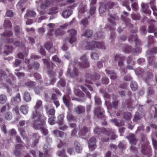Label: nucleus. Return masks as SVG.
<instances>
[{
    "label": "nucleus",
    "instance_id": "64",
    "mask_svg": "<svg viewBox=\"0 0 157 157\" xmlns=\"http://www.w3.org/2000/svg\"><path fill=\"white\" fill-rule=\"evenodd\" d=\"M152 144L155 149H157V141L152 138Z\"/></svg>",
    "mask_w": 157,
    "mask_h": 157
},
{
    "label": "nucleus",
    "instance_id": "8",
    "mask_svg": "<svg viewBox=\"0 0 157 157\" xmlns=\"http://www.w3.org/2000/svg\"><path fill=\"white\" fill-rule=\"evenodd\" d=\"M86 82L89 83H91L92 81L90 80H97L100 79V75L98 74H96L95 75L94 77L93 76L91 75L90 74H87L86 75Z\"/></svg>",
    "mask_w": 157,
    "mask_h": 157
},
{
    "label": "nucleus",
    "instance_id": "16",
    "mask_svg": "<svg viewBox=\"0 0 157 157\" xmlns=\"http://www.w3.org/2000/svg\"><path fill=\"white\" fill-rule=\"evenodd\" d=\"M47 26V29L48 30V34L49 36H51L52 35V33L53 32L55 25L53 23H50L48 24Z\"/></svg>",
    "mask_w": 157,
    "mask_h": 157
},
{
    "label": "nucleus",
    "instance_id": "33",
    "mask_svg": "<svg viewBox=\"0 0 157 157\" xmlns=\"http://www.w3.org/2000/svg\"><path fill=\"white\" fill-rule=\"evenodd\" d=\"M46 109V113L48 115L54 116L55 113V110L54 109H49L48 108H47Z\"/></svg>",
    "mask_w": 157,
    "mask_h": 157
},
{
    "label": "nucleus",
    "instance_id": "57",
    "mask_svg": "<svg viewBox=\"0 0 157 157\" xmlns=\"http://www.w3.org/2000/svg\"><path fill=\"white\" fill-rule=\"evenodd\" d=\"M75 93L76 95L80 96H82V92L79 89H75Z\"/></svg>",
    "mask_w": 157,
    "mask_h": 157
},
{
    "label": "nucleus",
    "instance_id": "47",
    "mask_svg": "<svg viewBox=\"0 0 157 157\" xmlns=\"http://www.w3.org/2000/svg\"><path fill=\"white\" fill-rule=\"evenodd\" d=\"M52 43L50 42H47L44 45V47L47 50H50L52 47Z\"/></svg>",
    "mask_w": 157,
    "mask_h": 157
},
{
    "label": "nucleus",
    "instance_id": "23",
    "mask_svg": "<svg viewBox=\"0 0 157 157\" xmlns=\"http://www.w3.org/2000/svg\"><path fill=\"white\" fill-rule=\"evenodd\" d=\"M63 102L66 106L68 108L70 107L71 104L69 97L67 95H64L63 97Z\"/></svg>",
    "mask_w": 157,
    "mask_h": 157
},
{
    "label": "nucleus",
    "instance_id": "12",
    "mask_svg": "<svg viewBox=\"0 0 157 157\" xmlns=\"http://www.w3.org/2000/svg\"><path fill=\"white\" fill-rule=\"evenodd\" d=\"M90 130V129L89 128L84 126L82 129L80 128L78 134L80 136H82V138H84V137H82V136H85L86 133L89 132Z\"/></svg>",
    "mask_w": 157,
    "mask_h": 157
},
{
    "label": "nucleus",
    "instance_id": "11",
    "mask_svg": "<svg viewBox=\"0 0 157 157\" xmlns=\"http://www.w3.org/2000/svg\"><path fill=\"white\" fill-rule=\"evenodd\" d=\"M123 57L120 55L116 54L115 56L114 59L115 61H118V65L120 67H122L123 65V63L122 61Z\"/></svg>",
    "mask_w": 157,
    "mask_h": 157
},
{
    "label": "nucleus",
    "instance_id": "36",
    "mask_svg": "<svg viewBox=\"0 0 157 157\" xmlns=\"http://www.w3.org/2000/svg\"><path fill=\"white\" fill-rule=\"evenodd\" d=\"M52 100L53 101L54 103L56 105V107L57 108L59 106V103L55 95H53L52 96Z\"/></svg>",
    "mask_w": 157,
    "mask_h": 157
},
{
    "label": "nucleus",
    "instance_id": "17",
    "mask_svg": "<svg viewBox=\"0 0 157 157\" xmlns=\"http://www.w3.org/2000/svg\"><path fill=\"white\" fill-rule=\"evenodd\" d=\"M23 147L20 144L17 145L16 146V150L14 151V154L17 157H19L21 153V150L22 149Z\"/></svg>",
    "mask_w": 157,
    "mask_h": 157
},
{
    "label": "nucleus",
    "instance_id": "1",
    "mask_svg": "<svg viewBox=\"0 0 157 157\" xmlns=\"http://www.w3.org/2000/svg\"><path fill=\"white\" fill-rule=\"evenodd\" d=\"M47 118L45 117H42V118L40 119H37L32 124V125L35 129H40L41 133L45 136L48 133V131L45 126V121Z\"/></svg>",
    "mask_w": 157,
    "mask_h": 157
},
{
    "label": "nucleus",
    "instance_id": "21",
    "mask_svg": "<svg viewBox=\"0 0 157 157\" xmlns=\"http://www.w3.org/2000/svg\"><path fill=\"white\" fill-rule=\"evenodd\" d=\"M51 4V3L50 2V1H48V0H45V1L41 4L40 8L41 9L44 10L47 8Z\"/></svg>",
    "mask_w": 157,
    "mask_h": 157
},
{
    "label": "nucleus",
    "instance_id": "18",
    "mask_svg": "<svg viewBox=\"0 0 157 157\" xmlns=\"http://www.w3.org/2000/svg\"><path fill=\"white\" fill-rule=\"evenodd\" d=\"M67 120L69 122L75 121L76 120L75 117L72 115V113L70 110H69L67 112Z\"/></svg>",
    "mask_w": 157,
    "mask_h": 157
},
{
    "label": "nucleus",
    "instance_id": "48",
    "mask_svg": "<svg viewBox=\"0 0 157 157\" xmlns=\"http://www.w3.org/2000/svg\"><path fill=\"white\" fill-rule=\"evenodd\" d=\"M132 18L134 20H139L140 16L138 13H133L131 15Z\"/></svg>",
    "mask_w": 157,
    "mask_h": 157
},
{
    "label": "nucleus",
    "instance_id": "38",
    "mask_svg": "<svg viewBox=\"0 0 157 157\" xmlns=\"http://www.w3.org/2000/svg\"><path fill=\"white\" fill-rule=\"evenodd\" d=\"M60 80L57 83V86L58 87H60V86L64 87L66 85V82L64 79L59 77Z\"/></svg>",
    "mask_w": 157,
    "mask_h": 157
},
{
    "label": "nucleus",
    "instance_id": "53",
    "mask_svg": "<svg viewBox=\"0 0 157 157\" xmlns=\"http://www.w3.org/2000/svg\"><path fill=\"white\" fill-rule=\"evenodd\" d=\"M21 63V61L18 59H17L13 62V66L14 67H18Z\"/></svg>",
    "mask_w": 157,
    "mask_h": 157
},
{
    "label": "nucleus",
    "instance_id": "54",
    "mask_svg": "<svg viewBox=\"0 0 157 157\" xmlns=\"http://www.w3.org/2000/svg\"><path fill=\"white\" fill-rule=\"evenodd\" d=\"M155 29V28L153 25H151L148 27V32L150 33H153Z\"/></svg>",
    "mask_w": 157,
    "mask_h": 157
},
{
    "label": "nucleus",
    "instance_id": "22",
    "mask_svg": "<svg viewBox=\"0 0 157 157\" xmlns=\"http://www.w3.org/2000/svg\"><path fill=\"white\" fill-rule=\"evenodd\" d=\"M106 71L107 74L110 75V77L111 79H115L117 78L116 73L115 72L108 70H106Z\"/></svg>",
    "mask_w": 157,
    "mask_h": 157
},
{
    "label": "nucleus",
    "instance_id": "61",
    "mask_svg": "<svg viewBox=\"0 0 157 157\" xmlns=\"http://www.w3.org/2000/svg\"><path fill=\"white\" fill-rule=\"evenodd\" d=\"M123 5L127 8L129 11H130L131 9L129 6V3L127 1H125L124 2Z\"/></svg>",
    "mask_w": 157,
    "mask_h": 157
},
{
    "label": "nucleus",
    "instance_id": "26",
    "mask_svg": "<svg viewBox=\"0 0 157 157\" xmlns=\"http://www.w3.org/2000/svg\"><path fill=\"white\" fill-rule=\"evenodd\" d=\"M81 87L82 89L87 94H88V90L92 91L93 89V88L89 85H85L84 86H81Z\"/></svg>",
    "mask_w": 157,
    "mask_h": 157
},
{
    "label": "nucleus",
    "instance_id": "15",
    "mask_svg": "<svg viewBox=\"0 0 157 157\" xmlns=\"http://www.w3.org/2000/svg\"><path fill=\"white\" fill-rule=\"evenodd\" d=\"M126 138L129 140L130 143L132 145L136 144L137 140L135 138L134 134H130L129 136H126Z\"/></svg>",
    "mask_w": 157,
    "mask_h": 157
},
{
    "label": "nucleus",
    "instance_id": "4",
    "mask_svg": "<svg viewBox=\"0 0 157 157\" xmlns=\"http://www.w3.org/2000/svg\"><path fill=\"white\" fill-rule=\"evenodd\" d=\"M74 63H75V66H76L78 63L77 62L75 61L73 63H71L68 68V71H67V74H69L70 76L72 78H74L77 76L78 75L77 70L74 66Z\"/></svg>",
    "mask_w": 157,
    "mask_h": 157
},
{
    "label": "nucleus",
    "instance_id": "10",
    "mask_svg": "<svg viewBox=\"0 0 157 157\" xmlns=\"http://www.w3.org/2000/svg\"><path fill=\"white\" fill-rule=\"evenodd\" d=\"M96 141V139L94 137L90 138L89 142V148L90 150L92 151L95 149Z\"/></svg>",
    "mask_w": 157,
    "mask_h": 157
},
{
    "label": "nucleus",
    "instance_id": "43",
    "mask_svg": "<svg viewBox=\"0 0 157 157\" xmlns=\"http://www.w3.org/2000/svg\"><path fill=\"white\" fill-rule=\"evenodd\" d=\"M59 124V129L62 130H64L67 129V126L64 124V122L62 121H61Z\"/></svg>",
    "mask_w": 157,
    "mask_h": 157
},
{
    "label": "nucleus",
    "instance_id": "9",
    "mask_svg": "<svg viewBox=\"0 0 157 157\" xmlns=\"http://www.w3.org/2000/svg\"><path fill=\"white\" fill-rule=\"evenodd\" d=\"M21 101L20 94L18 93L14 97L11 99V102L12 105H15L20 102Z\"/></svg>",
    "mask_w": 157,
    "mask_h": 157
},
{
    "label": "nucleus",
    "instance_id": "20",
    "mask_svg": "<svg viewBox=\"0 0 157 157\" xmlns=\"http://www.w3.org/2000/svg\"><path fill=\"white\" fill-rule=\"evenodd\" d=\"M118 17H113L111 15H109V17L108 18L109 22L110 24L113 25H116L115 21L118 20Z\"/></svg>",
    "mask_w": 157,
    "mask_h": 157
},
{
    "label": "nucleus",
    "instance_id": "31",
    "mask_svg": "<svg viewBox=\"0 0 157 157\" xmlns=\"http://www.w3.org/2000/svg\"><path fill=\"white\" fill-rule=\"evenodd\" d=\"M40 137L38 134H34L33 135V140L34 145L36 146L38 143Z\"/></svg>",
    "mask_w": 157,
    "mask_h": 157
},
{
    "label": "nucleus",
    "instance_id": "37",
    "mask_svg": "<svg viewBox=\"0 0 157 157\" xmlns=\"http://www.w3.org/2000/svg\"><path fill=\"white\" fill-rule=\"evenodd\" d=\"M20 69H16L15 71H16L14 72V74L17 75V77L19 78H21L24 76V74L23 73L20 72H18L17 71L22 69V67H20Z\"/></svg>",
    "mask_w": 157,
    "mask_h": 157
},
{
    "label": "nucleus",
    "instance_id": "25",
    "mask_svg": "<svg viewBox=\"0 0 157 157\" xmlns=\"http://www.w3.org/2000/svg\"><path fill=\"white\" fill-rule=\"evenodd\" d=\"M107 134L109 136H111V139L114 140L117 137V136L114 133V131L112 130H107Z\"/></svg>",
    "mask_w": 157,
    "mask_h": 157
},
{
    "label": "nucleus",
    "instance_id": "32",
    "mask_svg": "<svg viewBox=\"0 0 157 157\" xmlns=\"http://www.w3.org/2000/svg\"><path fill=\"white\" fill-rule=\"evenodd\" d=\"M23 98L24 100L27 102H29L31 101V98L29 93L27 92H25L23 94Z\"/></svg>",
    "mask_w": 157,
    "mask_h": 157
},
{
    "label": "nucleus",
    "instance_id": "19",
    "mask_svg": "<svg viewBox=\"0 0 157 157\" xmlns=\"http://www.w3.org/2000/svg\"><path fill=\"white\" fill-rule=\"evenodd\" d=\"M75 112L77 114H79L83 113L85 112V108L81 106H79L76 107L75 108Z\"/></svg>",
    "mask_w": 157,
    "mask_h": 157
},
{
    "label": "nucleus",
    "instance_id": "34",
    "mask_svg": "<svg viewBox=\"0 0 157 157\" xmlns=\"http://www.w3.org/2000/svg\"><path fill=\"white\" fill-rule=\"evenodd\" d=\"M12 26L11 23L10 21L8 19H6L4 21L3 26L5 28H9Z\"/></svg>",
    "mask_w": 157,
    "mask_h": 157
},
{
    "label": "nucleus",
    "instance_id": "62",
    "mask_svg": "<svg viewBox=\"0 0 157 157\" xmlns=\"http://www.w3.org/2000/svg\"><path fill=\"white\" fill-rule=\"evenodd\" d=\"M21 29L19 26H17L15 28V33L16 35H18L21 32Z\"/></svg>",
    "mask_w": 157,
    "mask_h": 157
},
{
    "label": "nucleus",
    "instance_id": "7",
    "mask_svg": "<svg viewBox=\"0 0 157 157\" xmlns=\"http://www.w3.org/2000/svg\"><path fill=\"white\" fill-rule=\"evenodd\" d=\"M80 60L81 61L78 64L81 68H86L89 67V64L86 56L84 55L81 57Z\"/></svg>",
    "mask_w": 157,
    "mask_h": 157
},
{
    "label": "nucleus",
    "instance_id": "56",
    "mask_svg": "<svg viewBox=\"0 0 157 157\" xmlns=\"http://www.w3.org/2000/svg\"><path fill=\"white\" fill-rule=\"evenodd\" d=\"M19 132L20 135L23 138V139H25V130L23 129H19Z\"/></svg>",
    "mask_w": 157,
    "mask_h": 157
},
{
    "label": "nucleus",
    "instance_id": "55",
    "mask_svg": "<svg viewBox=\"0 0 157 157\" xmlns=\"http://www.w3.org/2000/svg\"><path fill=\"white\" fill-rule=\"evenodd\" d=\"M52 59L53 61H55L58 63H60L61 62V60L56 55H55L53 56L52 58Z\"/></svg>",
    "mask_w": 157,
    "mask_h": 157
},
{
    "label": "nucleus",
    "instance_id": "49",
    "mask_svg": "<svg viewBox=\"0 0 157 157\" xmlns=\"http://www.w3.org/2000/svg\"><path fill=\"white\" fill-rule=\"evenodd\" d=\"M55 117L54 116L51 117L48 119V122L51 125H53L56 122Z\"/></svg>",
    "mask_w": 157,
    "mask_h": 157
},
{
    "label": "nucleus",
    "instance_id": "14",
    "mask_svg": "<svg viewBox=\"0 0 157 157\" xmlns=\"http://www.w3.org/2000/svg\"><path fill=\"white\" fill-rule=\"evenodd\" d=\"M142 10L144 13L150 14L151 11L149 10V6L147 3H142L141 4Z\"/></svg>",
    "mask_w": 157,
    "mask_h": 157
},
{
    "label": "nucleus",
    "instance_id": "59",
    "mask_svg": "<svg viewBox=\"0 0 157 157\" xmlns=\"http://www.w3.org/2000/svg\"><path fill=\"white\" fill-rule=\"evenodd\" d=\"M102 131L101 129L98 128L96 127L94 129V132L98 135H100Z\"/></svg>",
    "mask_w": 157,
    "mask_h": 157
},
{
    "label": "nucleus",
    "instance_id": "39",
    "mask_svg": "<svg viewBox=\"0 0 157 157\" xmlns=\"http://www.w3.org/2000/svg\"><path fill=\"white\" fill-rule=\"evenodd\" d=\"M142 117V116L141 114L138 113H136L135 116L134 118L133 121H134L137 122L138 121L140 120Z\"/></svg>",
    "mask_w": 157,
    "mask_h": 157
},
{
    "label": "nucleus",
    "instance_id": "3",
    "mask_svg": "<svg viewBox=\"0 0 157 157\" xmlns=\"http://www.w3.org/2000/svg\"><path fill=\"white\" fill-rule=\"evenodd\" d=\"M86 47L89 50H91L95 48H100L103 49H105L103 43L97 42L95 41L88 43L86 44Z\"/></svg>",
    "mask_w": 157,
    "mask_h": 157
},
{
    "label": "nucleus",
    "instance_id": "29",
    "mask_svg": "<svg viewBox=\"0 0 157 157\" xmlns=\"http://www.w3.org/2000/svg\"><path fill=\"white\" fill-rule=\"evenodd\" d=\"M74 147L75 148L76 151L78 153H80L82 151V147L80 144L78 142H75V143Z\"/></svg>",
    "mask_w": 157,
    "mask_h": 157
},
{
    "label": "nucleus",
    "instance_id": "44",
    "mask_svg": "<svg viewBox=\"0 0 157 157\" xmlns=\"http://www.w3.org/2000/svg\"><path fill=\"white\" fill-rule=\"evenodd\" d=\"M7 100L6 96L3 94L0 95V103L3 104L6 102Z\"/></svg>",
    "mask_w": 157,
    "mask_h": 157
},
{
    "label": "nucleus",
    "instance_id": "51",
    "mask_svg": "<svg viewBox=\"0 0 157 157\" xmlns=\"http://www.w3.org/2000/svg\"><path fill=\"white\" fill-rule=\"evenodd\" d=\"M36 15L35 13L33 11L28 10L26 14V16L34 17Z\"/></svg>",
    "mask_w": 157,
    "mask_h": 157
},
{
    "label": "nucleus",
    "instance_id": "52",
    "mask_svg": "<svg viewBox=\"0 0 157 157\" xmlns=\"http://www.w3.org/2000/svg\"><path fill=\"white\" fill-rule=\"evenodd\" d=\"M0 35L2 37H4L5 36H11L13 35V33L10 31L6 32L5 33L1 34Z\"/></svg>",
    "mask_w": 157,
    "mask_h": 157
},
{
    "label": "nucleus",
    "instance_id": "63",
    "mask_svg": "<svg viewBox=\"0 0 157 157\" xmlns=\"http://www.w3.org/2000/svg\"><path fill=\"white\" fill-rule=\"evenodd\" d=\"M92 58L94 59H97L99 57L98 55L95 52L93 53L91 55Z\"/></svg>",
    "mask_w": 157,
    "mask_h": 157
},
{
    "label": "nucleus",
    "instance_id": "42",
    "mask_svg": "<svg viewBox=\"0 0 157 157\" xmlns=\"http://www.w3.org/2000/svg\"><path fill=\"white\" fill-rule=\"evenodd\" d=\"M4 117L7 120H10L12 118V114L10 112H7L4 115Z\"/></svg>",
    "mask_w": 157,
    "mask_h": 157
},
{
    "label": "nucleus",
    "instance_id": "40",
    "mask_svg": "<svg viewBox=\"0 0 157 157\" xmlns=\"http://www.w3.org/2000/svg\"><path fill=\"white\" fill-rule=\"evenodd\" d=\"M123 117L126 120H129L131 117V114L129 112H125L124 114Z\"/></svg>",
    "mask_w": 157,
    "mask_h": 157
},
{
    "label": "nucleus",
    "instance_id": "30",
    "mask_svg": "<svg viewBox=\"0 0 157 157\" xmlns=\"http://www.w3.org/2000/svg\"><path fill=\"white\" fill-rule=\"evenodd\" d=\"M13 48L11 46H9L8 45L5 46V50L3 52V53L8 55L12 52Z\"/></svg>",
    "mask_w": 157,
    "mask_h": 157
},
{
    "label": "nucleus",
    "instance_id": "27",
    "mask_svg": "<svg viewBox=\"0 0 157 157\" xmlns=\"http://www.w3.org/2000/svg\"><path fill=\"white\" fill-rule=\"evenodd\" d=\"M108 5H106L104 3H101L100 6L99 10L100 14H102L104 13L106 8H107Z\"/></svg>",
    "mask_w": 157,
    "mask_h": 157
},
{
    "label": "nucleus",
    "instance_id": "35",
    "mask_svg": "<svg viewBox=\"0 0 157 157\" xmlns=\"http://www.w3.org/2000/svg\"><path fill=\"white\" fill-rule=\"evenodd\" d=\"M129 40H131L132 41H135L136 42V45L139 44L137 42L139 40L138 39L136 35L135 34L131 35L129 38Z\"/></svg>",
    "mask_w": 157,
    "mask_h": 157
},
{
    "label": "nucleus",
    "instance_id": "46",
    "mask_svg": "<svg viewBox=\"0 0 157 157\" xmlns=\"http://www.w3.org/2000/svg\"><path fill=\"white\" fill-rule=\"evenodd\" d=\"M93 34V32L92 30L89 29L86 30L84 35L86 37H90Z\"/></svg>",
    "mask_w": 157,
    "mask_h": 157
},
{
    "label": "nucleus",
    "instance_id": "58",
    "mask_svg": "<svg viewBox=\"0 0 157 157\" xmlns=\"http://www.w3.org/2000/svg\"><path fill=\"white\" fill-rule=\"evenodd\" d=\"M35 85V83L32 81H28L25 83V86L29 87L33 86Z\"/></svg>",
    "mask_w": 157,
    "mask_h": 157
},
{
    "label": "nucleus",
    "instance_id": "2",
    "mask_svg": "<svg viewBox=\"0 0 157 157\" xmlns=\"http://www.w3.org/2000/svg\"><path fill=\"white\" fill-rule=\"evenodd\" d=\"M42 101L40 100H38L36 103V105L34 107V110L33 112V114L32 116V119H35L38 116V119L42 118V117H44L42 109Z\"/></svg>",
    "mask_w": 157,
    "mask_h": 157
},
{
    "label": "nucleus",
    "instance_id": "5",
    "mask_svg": "<svg viewBox=\"0 0 157 157\" xmlns=\"http://www.w3.org/2000/svg\"><path fill=\"white\" fill-rule=\"evenodd\" d=\"M13 77L12 75L7 77L5 72L1 70H0V80H4L6 79L7 82L10 85H13Z\"/></svg>",
    "mask_w": 157,
    "mask_h": 157
},
{
    "label": "nucleus",
    "instance_id": "45",
    "mask_svg": "<svg viewBox=\"0 0 157 157\" xmlns=\"http://www.w3.org/2000/svg\"><path fill=\"white\" fill-rule=\"evenodd\" d=\"M86 12L84 11V9H82L79 10L78 13V17L79 18H82L84 16Z\"/></svg>",
    "mask_w": 157,
    "mask_h": 157
},
{
    "label": "nucleus",
    "instance_id": "50",
    "mask_svg": "<svg viewBox=\"0 0 157 157\" xmlns=\"http://www.w3.org/2000/svg\"><path fill=\"white\" fill-rule=\"evenodd\" d=\"M130 86L132 90H136L138 87L137 85L135 82H132Z\"/></svg>",
    "mask_w": 157,
    "mask_h": 157
},
{
    "label": "nucleus",
    "instance_id": "24",
    "mask_svg": "<svg viewBox=\"0 0 157 157\" xmlns=\"http://www.w3.org/2000/svg\"><path fill=\"white\" fill-rule=\"evenodd\" d=\"M20 109L21 112L24 115H26L28 113L29 108L26 105H23L21 106Z\"/></svg>",
    "mask_w": 157,
    "mask_h": 157
},
{
    "label": "nucleus",
    "instance_id": "41",
    "mask_svg": "<svg viewBox=\"0 0 157 157\" xmlns=\"http://www.w3.org/2000/svg\"><path fill=\"white\" fill-rule=\"evenodd\" d=\"M58 7H55V8H52L49 10V12L48 13V14H51L56 13L58 12Z\"/></svg>",
    "mask_w": 157,
    "mask_h": 157
},
{
    "label": "nucleus",
    "instance_id": "60",
    "mask_svg": "<svg viewBox=\"0 0 157 157\" xmlns=\"http://www.w3.org/2000/svg\"><path fill=\"white\" fill-rule=\"evenodd\" d=\"M80 24L84 26H85L88 24V22L86 19H83L81 21Z\"/></svg>",
    "mask_w": 157,
    "mask_h": 157
},
{
    "label": "nucleus",
    "instance_id": "6",
    "mask_svg": "<svg viewBox=\"0 0 157 157\" xmlns=\"http://www.w3.org/2000/svg\"><path fill=\"white\" fill-rule=\"evenodd\" d=\"M71 36L70 38L66 39V41H68L71 44L75 42L76 39L75 36L77 34L76 31L74 29H71L68 31Z\"/></svg>",
    "mask_w": 157,
    "mask_h": 157
},
{
    "label": "nucleus",
    "instance_id": "28",
    "mask_svg": "<svg viewBox=\"0 0 157 157\" xmlns=\"http://www.w3.org/2000/svg\"><path fill=\"white\" fill-rule=\"evenodd\" d=\"M72 11L71 10H66L62 13V16L65 18H68L72 14Z\"/></svg>",
    "mask_w": 157,
    "mask_h": 157
},
{
    "label": "nucleus",
    "instance_id": "13",
    "mask_svg": "<svg viewBox=\"0 0 157 157\" xmlns=\"http://www.w3.org/2000/svg\"><path fill=\"white\" fill-rule=\"evenodd\" d=\"M98 109H96L94 111V114L95 115H97L99 118H101L102 120L105 119V117L104 115H103V110H101Z\"/></svg>",
    "mask_w": 157,
    "mask_h": 157
}]
</instances>
